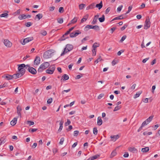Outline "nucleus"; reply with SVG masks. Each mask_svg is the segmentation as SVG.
Segmentation results:
<instances>
[{
  "label": "nucleus",
  "mask_w": 160,
  "mask_h": 160,
  "mask_svg": "<svg viewBox=\"0 0 160 160\" xmlns=\"http://www.w3.org/2000/svg\"><path fill=\"white\" fill-rule=\"evenodd\" d=\"M104 95V94H100L99 96H98V99H101L102 97H103Z\"/></svg>",
  "instance_id": "052dcab7"
},
{
  "label": "nucleus",
  "mask_w": 160,
  "mask_h": 160,
  "mask_svg": "<svg viewBox=\"0 0 160 160\" xmlns=\"http://www.w3.org/2000/svg\"><path fill=\"white\" fill-rule=\"evenodd\" d=\"M123 15H121L119 16L116 17L114 18L113 19H112L111 21L112 22L116 20L122 19L124 18L123 17Z\"/></svg>",
  "instance_id": "f3484780"
},
{
  "label": "nucleus",
  "mask_w": 160,
  "mask_h": 160,
  "mask_svg": "<svg viewBox=\"0 0 160 160\" xmlns=\"http://www.w3.org/2000/svg\"><path fill=\"white\" fill-rule=\"evenodd\" d=\"M70 90L71 89L70 88L67 90H64L62 92V94H64V93L65 92H69Z\"/></svg>",
  "instance_id": "0e129e2a"
},
{
  "label": "nucleus",
  "mask_w": 160,
  "mask_h": 160,
  "mask_svg": "<svg viewBox=\"0 0 160 160\" xmlns=\"http://www.w3.org/2000/svg\"><path fill=\"white\" fill-rule=\"evenodd\" d=\"M41 33L43 36H45L46 35L47 33L46 31L43 30L41 31Z\"/></svg>",
  "instance_id": "680f3d73"
},
{
  "label": "nucleus",
  "mask_w": 160,
  "mask_h": 160,
  "mask_svg": "<svg viewBox=\"0 0 160 160\" xmlns=\"http://www.w3.org/2000/svg\"><path fill=\"white\" fill-rule=\"evenodd\" d=\"M58 22L60 24L62 23L63 22V19L62 18H58L57 19Z\"/></svg>",
  "instance_id": "72a5a7b5"
},
{
  "label": "nucleus",
  "mask_w": 160,
  "mask_h": 160,
  "mask_svg": "<svg viewBox=\"0 0 160 160\" xmlns=\"http://www.w3.org/2000/svg\"><path fill=\"white\" fill-rule=\"evenodd\" d=\"M77 20L78 18L76 17H74V18L71 21V22L72 23H74L77 22Z\"/></svg>",
  "instance_id": "f704fd0d"
},
{
  "label": "nucleus",
  "mask_w": 160,
  "mask_h": 160,
  "mask_svg": "<svg viewBox=\"0 0 160 160\" xmlns=\"http://www.w3.org/2000/svg\"><path fill=\"white\" fill-rule=\"evenodd\" d=\"M33 39L32 37H30L26 38L23 39V42H22V44L23 45H24L26 43H28L32 40Z\"/></svg>",
  "instance_id": "0eeeda50"
},
{
  "label": "nucleus",
  "mask_w": 160,
  "mask_h": 160,
  "mask_svg": "<svg viewBox=\"0 0 160 160\" xmlns=\"http://www.w3.org/2000/svg\"><path fill=\"white\" fill-rule=\"evenodd\" d=\"M79 133V132L78 131H75L74 132V136H77Z\"/></svg>",
  "instance_id": "de8ad7c7"
},
{
  "label": "nucleus",
  "mask_w": 160,
  "mask_h": 160,
  "mask_svg": "<svg viewBox=\"0 0 160 160\" xmlns=\"http://www.w3.org/2000/svg\"><path fill=\"white\" fill-rule=\"evenodd\" d=\"M28 71L33 74H35L37 73L36 70L32 67H29L28 69Z\"/></svg>",
  "instance_id": "1a4fd4ad"
},
{
  "label": "nucleus",
  "mask_w": 160,
  "mask_h": 160,
  "mask_svg": "<svg viewBox=\"0 0 160 160\" xmlns=\"http://www.w3.org/2000/svg\"><path fill=\"white\" fill-rule=\"evenodd\" d=\"M151 22H150V18L149 17H148L146 18V19L144 25V29H147L150 27Z\"/></svg>",
  "instance_id": "423d86ee"
},
{
  "label": "nucleus",
  "mask_w": 160,
  "mask_h": 160,
  "mask_svg": "<svg viewBox=\"0 0 160 160\" xmlns=\"http://www.w3.org/2000/svg\"><path fill=\"white\" fill-rule=\"evenodd\" d=\"M17 118H13V119L11 121L10 124L12 126L15 125L17 121Z\"/></svg>",
  "instance_id": "a211bd4d"
},
{
  "label": "nucleus",
  "mask_w": 160,
  "mask_h": 160,
  "mask_svg": "<svg viewBox=\"0 0 160 160\" xmlns=\"http://www.w3.org/2000/svg\"><path fill=\"white\" fill-rule=\"evenodd\" d=\"M2 78L7 80H11L13 78L17 79L18 78L16 74H14L12 75L9 74H7L2 76Z\"/></svg>",
  "instance_id": "39448f33"
},
{
  "label": "nucleus",
  "mask_w": 160,
  "mask_h": 160,
  "mask_svg": "<svg viewBox=\"0 0 160 160\" xmlns=\"http://www.w3.org/2000/svg\"><path fill=\"white\" fill-rule=\"evenodd\" d=\"M18 73L15 74L18 78L21 77L25 73V70L24 68L26 66V65L24 64H18Z\"/></svg>",
  "instance_id": "f257e3e1"
},
{
  "label": "nucleus",
  "mask_w": 160,
  "mask_h": 160,
  "mask_svg": "<svg viewBox=\"0 0 160 160\" xmlns=\"http://www.w3.org/2000/svg\"><path fill=\"white\" fill-rule=\"evenodd\" d=\"M90 6V8L91 9H93L95 7V3H93L89 5Z\"/></svg>",
  "instance_id": "603ef678"
},
{
  "label": "nucleus",
  "mask_w": 160,
  "mask_h": 160,
  "mask_svg": "<svg viewBox=\"0 0 160 160\" xmlns=\"http://www.w3.org/2000/svg\"><path fill=\"white\" fill-rule=\"evenodd\" d=\"M149 149L148 147H146L142 148L141 149V151L143 152H146L149 151Z\"/></svg>",
  "instance_id": "aec40b11"
},
{
  "label": "nucleus",
  "mask_w": 160,
  "mask_h": 160,
  "mask_svg": "<svg viewBox=\"0 0 160 160\" xmlns=\"http://www.w3.org/2000/svg\"><path fill=\"white\" fill-rule=\"evenodd\" d=\"M120 108H121V107L120 106H117L113 110V111L115 112L116 111H117L118 110H119Z\"/></svg>",
  "instance_id": "a18cd8bd"
},
{
  "label": "nucleus",
  "mask_w": 160,
  "mask_h": 160,
  "mask_svg": "<svg viewBox=\"0 0 160 160\" xmlns=\"http://www.w3.org/2000/svg\"><path fill=\"white\" fill-rule=\"evenodd\" d=\"M149 122H148V121L146 120L144 121L142 124V126L144 125V126H145L146 125H147L148 124Z\"/></svg>",
  "instance_id": "bf43d9fd"
},
{
  "label": "nucleus",
  "mask_w": 160,
  "mask_h": 160,
  "mask_svg": "<svg viewBox=\"0 0 160 160\" xmlns=\"http://www.w3.org/2000/svg\"><path fill=\"white\" fill-rule=\"evenodd\" d=\"M92 28L96 30H100L99 26L98 25L93 26Z\"/></svg>",
  "instance_id": "4c0bfd02"
},
{
  "label": "nucleus",
  "mask_w": 160,
  "mask_h": 160,
  "mask_svg": "<svg viewBox=\"0 0 160 160\" xmlns=\"http://www.w3.org/2000/svg\"><path fill=\"white\" fill-rule=\"evenodd\" d=\"M119 136L118 135L114 136H111L110 137V138L112 139V141L114 142L115 141L117 140L119 138Z\"/></svg>",
  "instance_id": "4468645a"
},
{
  "label": "nucleus",
  "mask_w": 160,
  "mask_h": 160,
  "mask_svg": "<svg viewBox=\"0 0 160 160\" xmlns=\"http://www.w3.org/2000/svg\"><path fill=\"white\" fill-rule=\"evenodd\" d=\"M81 33V32L79 30H77L74 32V35H75V37H76L79 34H80Z\"/></svg>",
  "instance_id": "c85d7f7f"
},
{
  "label": "nucleus",
  "mask_w": 160,
  "mask_h": 160,
  "mask_svg": "<svg viewBox=\"0 0 160 160\" xmlns=\"http://www.w3.org/2000/svg\"><path fill=\"white\" fill-rule=\"evenodd\" d=\"M17 112L18 114V115L20 117V118L21 117V112L22 110V109L20 106H18L17 107Z\"/></svg>",
  "instance_id": "2eb2a0df"
},
{
  "label": "nucleus",
  "mask_w": 160,
  "mask_h": 160,
  "mask_svg": "<svg viewBox=\"0 0 160 160\" xmlns=\"http://www.w3.org/2000/svg\"><path fill=\"white\" fill-rule=\"evenodd\" d=\"M64 140V138H62L60 139V141L59 142V144L61 145H62Z\"/></svg>",
  "instance_id": "3c124183"
},
{
  "label": "nucleus",
  "mask_w": 160,
  "mask_h": 160,
  "mask_svg": "<svg viewBox=\"0 0 160 160\" xmlns=\"http://www.w3.org/2000/svg\"><path fill=\"white\" fill-rule=\"evenodd\" d=\"M103 4L102 1H101L99 4L96 5L95 7L98 8L99 10L102 7Z\"/></svg>",
  "instance_id": "6ab92c4d"
},
{
  "label": "nucleus",
  "mask_w": 160,
  "mask_h": 160,
  "mask_svg": "<svg viewBox=\"0 0 160 160\" xmlns=\"http://www.w3.org/2000/svg\"><path fill=\"white\" fill-rule=\"evenodd\" d=\"M52 102V98H49L47 101V103L48 104H50Z\"/></svg>",
  "instance_id": "338daca9"
},
{
  "label": "nucleus",
  "mask_w": 160,
  "mask_h": 160,
  "mask_svg": "<svg viewBox=\"0 0 160 160\" xmlns=\"http://www.w3.org/2000/svg\"><path fill=\"white\" fill-rule=\"evenodd\" d=\"M20 13V10L18 9L16 12H15L14 13V15L15 16L16 15H17L19 14Z\"/></svg>",
  "instance_id": "864d4df0"
},
{
  "label": "nucleus",
  "mask_w": 160,
  "mask_h": 160,
  "mask_svg": "<svg viewBox=\"0 0 160 160\" xmlns=\"http://www.w3.org/2000/svg\"><path fill=\"white\" fill-rule=\"evenodd\" d=\"M18 18L20 20L25 19L26 18V15L24 14H21L18 16Z\"/></svg>",
  "instance_id": "412c9836"
},
{
  "label": "nucleus",
  "mask_w": 160,
  "mask_h": 160,
  "mask_svg": "<svg viewBox=\"0 0 160 160\" xmlns=\"http://www.w3.org/2000/svg\"><path fill=\"white\" fill-rule=\"evenodd\" d=\"M52 50H49L45 52L43 54V57L45 59H48L51 58L53 53Z\"/></svg>",
  "instance_id": "20e7f679"
},
{
  "label": "nucleus",
  "mask_w": 160,
  "mask_h": 160,
  "mask_svg": "<svg viewBox=\"0 0 160 160\" xmlns=\"http://www.w3.org/2000/svg\"><path fill=\"white\" fill-rule=\"evenodd\" d=\"M73 48V46L72 45L69 44H67L65 48H64V51L61 54V56H62L64 55L65 53L71 51Z\"/></svg>",
  "instance_id": "f03ea898"
},
{
  "label": "nucleus",
  "mask_w": 160,
  "mask_h": 160,
  "mask_svg": "<svg viewBox=\"0 0 160 160\" xmlns=\"http://www.w3.org/2000/svg\"><path fill=\"white\" fill-rule=\"evenodd\" d=\"M4 43L5 46L7 47H11L12 46V43L8 39L4 40Z\"/></svg>",
  "instance_id": "6e6552de"
},
{
  "label": "nucleus",
  "mask_w": 160,
  "mask_h": 160,
  "mask_svg": "<svg viewBox=\"0 0 160 160\" xmlns=\"http://www.w3.org/2000/svg\"><path fill=\"white\" fill-rule=\"evenodd\" d=\"M92 27H93V26L91 25H87L85 27V29H86V30L88 31L89 29H92Z\"/></svg>",
  "instance_id": "473e14b6"
},
{
  "label": "nucleus",
  "mask_w": 160,
  "mask_h": 160,
  "mask_svg": "<svg viewBox=\"0 0 160 160\" xmlns=\"http://www.w3.org/2000/svg\"><path fill=\"white\" fill-rule=\"evenodd\" d=\"M67 122L65 123V125L66 126L69 125L71 123V121L69 119H67Z\"/></svg>",
  "instance_id": "5fc2aeb1"
},
{
  "label": "nucleus",
  "mask_w": 160,
  "mask_h": 160,
  "mask_svg": "<svg viewBox=\"0 0 160 160\" xmlns=\"http://www.w3.org/2000/svg\"><path fill=\"white\" fill-rule=\"evenodd\" d=\"M136 86V84L134 83L133 84L131 87V89L133 90L135 88Z\"/></svg>",
  "instance_id": "e2e57ef3"
},
{
  "label": "nucleus",
  "mask_w": 160,
  "mask_h": 160,
  "mask_svg": "<svg viewBox=\"0 0 160 160\" xmlns=\"http://www.w3.org/2000/svg\"><path fill=\"white\" fill-rule=\"evenodd\" d=\"M69 77L68 75L66 74H64L62 77L61 79V81L63 80H67L68 79Z\"/></svg>",
  "instance_id": "dca6fc26"
},
{
  "label": "nucleus",
  "mask_w": 160,
  "mask_h": 160,
  "mask_svg": "<svg viewBox=\"0 0 160 160\" xmlns=\"http://www.w3.org/2000/svg\"><path fill=\"white\" fill-rule=\"evenodd\" d=\"M117 154V152L116 150H113L111 153L110 158H112L113 157L116 156Z\"/></svg>",
  "instance_id": "4be33fe9"
},
{
  "label": "nucleus",
  "mask_w": 160,
  "mask_h": 160,
  "mask_svg": "<svg viewBox=\"0 0 160 160\" xmlns=\"http://www.w3.org/2000/svg\"><path fill=\"white\" fill-rule=\"evenodd\" d=\"M93 134L94 135H96L97 134L98 130H97V128L95 127L93 128Z\"/></svg>",
  "instance_id": "58836bf2"
},
{
  "label": "nucleus",
  "mask_w": 160,
  "mask_h": 160,
  "mask_svg": "<svg viewBox=\"0 0 160 160\" xmlns=\"http://www.w3.org/2000/svg\"><path fill=\"white\" fill-rule=\"evenodd\" d=\"M126 37L127 36L126 35H124L123 36L120 40V42H122L126 38Z\"/></svg>",
  "instance_id": "8fccbe9b"
},
{
  "label": "nucleus",
  "mask_w": 160,
  "mask_h": 160,
  "mask_svg": "<svg viewBox=\"0 0 160 160\" xmlns=\"http://www.w3.org/2000/svg\"><path fill=\"white\" fill-rule=\"evenodd\" d=\"M132 6H129L128 8V11L126 12V14L129 13L131 10L132 8Z\"/></svg>",
  "instance_id": "79ce46f5"
},
{
  "label": "nucleus",
  "mask_w": 160,
  "mask_h": 160,
  "mask_svg": "<svg viewBox=\"0 0 160 160\" xmlns=\"http://www.w3.org/2000/svg\"><path fill=\"white\" fill-rule=\"evenodd\" d=\"M85 4H80L79 5V8L80 10L82 9L84 7Z\"/></svg>",
  "instance_id": "c03bdc74"
},
{
  "label": "nucleus",
  "mask_w": 160,
  "mask_h": 160,
  "mask_svg": "<svg viewBox=\"0 0 160 160\" xmlns=\"http://www.w3.org/2000/svg\"><path fill=\"white\" fill-rule=\"evenodd\" d=\"M27 123L29 124V126H31L34 124V123L32 121H27Z\"/></svg>",
  "instance_id": "4d7b16f0"
},
{
  "label": "nucleus",
  "mask_w": 160,
  "mask_h": 160,
  "mask_svg": "<svg viewBox=\"0 0 160 160\" xmlns=\"http://www.w3.org/2000/svg\"><path fill=\"white\" fill-rule=\"evenodd\" d=\"M99 157V155H96L90 158L91 160H94V159H97L98 157Z\"/></svg>",
  "instance_id": "2f4dec72"
},
{
  "label": "nucleus",
  "mask_w": 160,
  "mask_h": 160,
  "mask_svg": "<svg viewBox=\"0 0 160 160\" xmlns=\"http://www.w3.org/2000/svg\"><path fill=\"white\" fill-rule=\"evenodd\" d=\"M43 17L41 13H39L37 15L35 18V19H36L37 18H38V20H39L40 19L42 18Z\"/></svg>",
  "instance_id": "b1692460"
},
{
  "label": "nucleus",
  "mask_w": 160,
  "mask_h": 160,
  "mask_svg": "<svg viewBox=\"0 0 160 160\" xmlns=\"http://www.w3.org/2000/svg\"><path fill=\"white\" fill-rule=\"evenodd\" d=\"M71 32V31H69V30H68V31L64 35H63V36L61 37V40L62 41H63L65 40L67 38H68V37H65L67 35H68V34H69Z\"/></svg>",
  "instance_id": "9b49d317"
},
{
  "label": "nucleus",
  "mask_w": 160,
  "mask_h": 160,
  "mask_svg": "<svg viewBox=\"0 0 160 160\" xmlns=\"http://www.w3.org/2000/svg\"><path fill=\"white\" fill-rule=\"evenodd\" d=\"M99 16V15H97L94 16L92 22V24H96V22H97V19Z\"/></svg>",
  "instance_id": "ddd939ff"
},
{
  "label": "nucleus",
  "mask_w": 160,
  "mask_h": 160,
  "mask_svg": "<svg viewBox=\"0 0 160 160\" xmlns=\"http://www.w3.org/2000/svg\"><path fill=\"white\" fill-rule=\"evenodd\" d=\"M37 130V129L36 128H32V129H30L29 130V132H33L36 131Z\"/></svg>",
  "instance_id": "37998d69"
},
{
  "label": "nucleus",
  "mask_w": 160,
  "mask_h": 160,
  "mask_svg": "<svg viewBox=\"0 0 160 160\" xmlns=\"http://www.w3.org/2000/svg\"><path fill=\"white\" fill-rule=\"evenodd\" d=\"M105 16L103 15L102 16V17L98 18L99 22H103L105 20Z\"/></svg>",
  "instance_id": "cd10ccee"
},
{
  "label": "nucleus",
  "mask_w": 160,
  "mask_h": 160,
  "mask_svg": "<svg viewBox=\"0 0 160 160\" xmlns=\"http://www.w3.org/2000/svg\"><path fill=\"white\" fill-rule=\"evenodd\" d=\"M54 72V71L48 69L46 70V72L47 73L50 74H52Z\"/></svg>",
  "instance_id": "c756f323"
},
{
  "label": "nucleus",
  "mask_w": 160,
  "mask_h": 160,
  "mask_svg": "<svg viewBox=\"0 0 160 160\" xmlns=\"http://www.w3.org/2000/svg\"><path fill=\"white\" fill-rule=\"evenodd\" d=\"M99 45L100 44L99 43H97V42L94 43L92 45V48H93V49H96V48L97 47H99Z\"/></svg>",
  "instance_id": "a878e982"
},
{
  "label": "nucleus",
  "mask_w": 160,
  "mask_h": 160,
  "mask_svg": "<svg viewBox=\"0 0 160 160\" xmlns=\"http://www.w3.org/2000/svg\"><path fill=\"white\" fill-rule=\"evenodd\" d=\"M48 69L51 70L53 71H54L55 69V67L53 65H51Z\"/></svg>",
  "instance_id": "c9c22d12"
},
{
  "label": "nucleus",
  "mask_w": 160,
  "mask_h": 160,
  "mask_svg": "<svg viewBox=\"0 0 160 160\" xmlns=\"http://www.w3.org/2000/svg\"><path fill=\"white\" fill-rule=\"evenodd\" d=\"M82 77V74H81V75H77L76 78V79H79Z\"/></svg>",
  "instance_id": "69168bd1"
},
{
  "label": "nucleus",
  "mask_w": 160,
  "mask_h": 160,
  "mask_svg": "<svg viewBox=\"0 0 160 160\" xmlns=\"http://www.w3.org/2000/svg\"><path fill=\"white\" fill-rule=\"evenodd\" d=\"M32 25V23L30 22H28L25 24L26 26L27 27H29L31 26Z\"/></svg>",
  "instance_id": "13d9d810"
},
{
  "label": "nucleus",
  "mask_w": 160,
  "mask_h": 160,
  "mask_svg": "<svg viewBox=\"0 0 160 160\" xmlns=\"http://www.w3.org/2000/svg\"><path fill=\"white\" fill-rule=\"evenodd\" d=\"M89 38L88 36H87L83 38L82 40V43H83L85 41H86L88 40V39Z\"/></svg>",
  "instance_id": "09e8293b"
},
{
  "label": "nucleus",
  "mask_w": 160,
  "mask_h": 160,
  "mask_svg": "<svg viewBox=\"0 0 160 160\" xmlns=\"http://www.w3.org/2000/svg\"><path fill=\"white\" fill-rule=\"evenodd\" d=\"M97 123L99 126L101 125L102 124V120L101 118L99 117L98 118Z\"/></svg>",
  "instance_id": "5701e85b"
},
{
  "label": "nucleus",
  "mask_w": 160,
  "mask_h": 160,
  "mask_svg": "<svg viewBox=\"0 0 160 160\" xmlns=\"http://www.w3.org/2000/svg\"><path fill=\"white\" fill-rule=\"evenodd\" d=\"M153 116H151L149 117L148 118H147L146 120L148 122H150L152 120V119L153 118Z\"/></svg>",
  "instance_id": "e433bc0d"
},
{
  "label": "nucleus",
  "mask_w": 160,
  "mask_h": 160,
  "mask_svg": "<svg viewBox=\"0 0 160 160\" xmlns=\"http://www.w3.org/2000/svg\"><path fill=\"white\" fill-rule=\"evenodd\" d=\"M92 56H95L96 54V49H93L92 50Z\"/></svg>",
  "instance_id": "6e6d98bb"
},
{
  "label": "nucleus",
  "mask_w": 160,
  "mask_h": 160,
  "mask_svg": "<svg viewBox=\"0 0 160 160\" xmlns=\"http://www.w3.org/2000/svg\"><path fill=\"white\" fill-rule=\"evenodd\" d=\"M128 150L133 153H137L138 152L137 149L134 147H130L128 148Z\"/></svg>",
  "instance_id": "f8f14e48"
},
{
  "label": "nucleus",
  "mask_w": 160,
  "mask_h": 160,
  "mask_svg": "<svg viewBox=\"0 0 160 160\" xmlns=\"http://www.w3.org/2000/svg\"><path fill=\"white\" fill-rule=\"evenodd\" d=\"M55 8V7L52 6V7H50L49 8V9L50 11H52L54 10Z\"/></svg>",
  "instance_id": "774afa93"
},
{
  "label": "nucleus",
  "mask_w": 160,
  "mask_h": 160,
  "mask_svg": "<svg viewBox=\"0 0 160 160\" xmlns=\"http://www.w3.org/2000/svg\"><path fill=\"white\" fill-rule=\"evenodd\" d=\"M58 11L60 13H62L64 11L63 7H60Z\"/></svg>",
  "instance_id": "49530a36"
},
{
  "label": "nucleus",
  "mask_w": 160,
  "mask_h": 160,
  "mask_svg": "<svg viewBox=\"0 0 160 160\" xmlns=\"http://www.w3.org/2000/svg\"><path fill=\"white\" fill-rule=\"evenodd\" d=\"M142 91H140L137 92L136 94L134 95V98H137L142 93Z\"/></svg>",
  "instance_id": "393cba45"
},
{
  "label": "nucleus",
  "mask_w": 160,
  "mask_h": 160,
  "mask_svg": "<svg viewBox=\"0 0 160 160\" xmlns=\"http://www.w3.org/2000/svg\"><path fill=\"white\" fill-rule=\"evenodd\" d=\"M8 14L7 13H4L0 15V17H6L8 16Z\"/></svg>",
  "instance_id": "a19ab883"
},
{
  "label": "nucleus",
  "mask_w": 160,
  "mask_h": 160,
  "mask_svg": "<svg viewBox=\"0 0 160 160\" xmlns=\"http://www.w3.org/2000/svg\"><path fill=\"white\" fill-rule=\"evenodd\" d=\"M49 66V63L48 62H46L41 64L40 66L38 71L39 72H42L44 69L47 68Z\"/></svg>",
  "instance_id": "7ed1b4c3"
},
{
  "label": "nucleus",
  "mask_w": 160,
  "mask_h": 160,
  "mask_svg": "<svg viewBox=\"0 0 160 160\" xmlns=\"http://www.w3.org/2000/svg\"><path fill=\"white\" fill-rule=\"evenodd\" d=\"M40 62V58L39 57H36L34 61V64L36 65H38Z\"/></svg>",
  "instance_id": "9d476101"
},
{
  "label": "nucleus",
  "mask_w": 160,
  "mask_h": 160,
  "mask_svg": "<svg viewBox=\"0 0 160 160\" xmlns=\"http://www.w3.org/2000/svg\"><path fill=\"white\" fill-rule=\"evenodd\" d=\"M102 60L101 56H99L98 58L97 59V60L95 61V63H97L99 62H100Z\"/></svg>",
  "instance_id": "7c9ffc66"
},
{
  "label": "nucleus",
  "mask_w": 160,
  "mask_h": 160,
  "mask_svg": "<svg viewBox=\"0 0 160 160\" xmlns=\"http://www.w3.org/2000/svg\"><path fill=\"white\" fill-rule=\"evenodd\" d=\"M6 142L5 138L3 137L1 138L0 139V145L4 144Z\"/></svg>",
  "instance_id": "bb28decb"
},
{
  "label": "nucleus",
  "mask_w": 160,
  "mask_h": 160,
  "mask_svg": "<svg viewBox=\"0 0 160 160\" xmlns=\"http://www.w3.org/2000/svg\"><path fill=\"white\" fill-rule=\"evenodd\" d=\"M122 7V5H121L120 6L118 7L117 9V12H119L121 11Z\"/></svg>",
  "instance_id": "ea45409f"
}]
</instances>
